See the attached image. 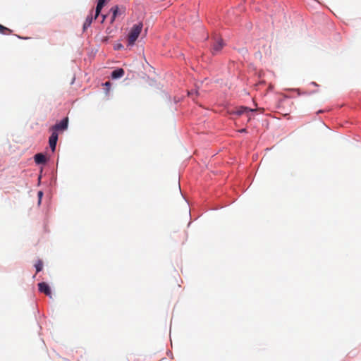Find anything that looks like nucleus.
Returning a JSON list of instances; mask_svg holds the SVG:
<instances>
[{"label": "nucleus", "instance_id": "nucleus-13", "mask_svg": "<svg viewBox=\"0 0 361 361\" xmlns=\"http://www.w3.org/2000/svg\"><path fill=\"white\" fill-rule=\"evenodd\" d=\"M0 32L4 35H9L12 32V30L2 25H0Z\"/></svg>", "mask_w": 361, "mask_h": 361}, {"label": "nucleus", "instance_id": "nucleus-7", "mask_svg": "<svg viewBox=\"0 0 361 361\" xmlns=\"http://www.w3.org/2000/svg\"><path fill=\"white\" fill-rule=\"evenodd\" d=\"M106 2H107V0H98L97 4L96 6V10H95V15L94 17V19H96L98 17L102 8L104 6V5L106 4Z\"/></svg>", "mask_w": 361, "mask_h": 361}, {"label": "nucleus", "instance_id": "nucleus-18", "mask_svg": "<svg viewBox=\"0 0 361 361\" xmlns=\"http://www.w3.org/2000/svg\"><path fill=\"white\" fill-rule=\"evenodd\" d=\"M245 130H245V128H243V129H242L240 131H241V132H245Z\"/></svg>", "mask_w": 361, "mask_h": 361}, {"label": "nucleus", "instance_id": "nucleus-4", "mask_svg": "<svg viewBox=\"0 0 361 361\" xmlns=\"http://www.w3.org/2000/svg\"><path fill=\"white\" fill-rule=\"evenodd\" d=\"M51 134L49 138V145L52 152L55 151L59 134L55 132H51Z\"/></svg>", "mask_w": 361, "mask_h": 361}, {"label": "nucleus", "instance_id": "nucleus-3", "mask_svg": "<svg viewBox=\"0 0 361 361\" xmlns=\"http://www.w3.org/2000/svg\"><path fill=\"white\" fill-rule=\"evenodd\" d=\"M224 46V42L222 39L218 38L215 39L212 46V53L213 55L218 54Z\"/></svg>", "mask_w": 361, "mask_h": 361}, {"label": "nucleus", "instance_id": "nucleus-16", "mask_svg": "<svg viewBox=\"0 0 361 361\" xmlns=\"http://www.w3.org/2000/svg\"><path fill=\"white\" fill-rule=\"evenodd\" d=\"M42 195H43L42 192V191H39V192H38V196H39V200L41 199V197H42Z\"/></svg>", "mask_w": 361, "mask_h": 361}, {"label": "nucleus", "instance_id": "nucleus-2", "mask_svg": "<svg viewBox=\"0 0 361 361\" xmlns=\"http://www.w3.org/2000/svg\"><path fill=\"white\" fill-rule=\"evenodd\" d=\"M68 118L66 117L59 123H56L49 128L50 132H55L58 133L59 131H63L68 128Z\"/></svg>", "mask_w": 361, "mask_h": 361}, {"label": "nucleus", "instance_id": "nucleus-11", "mask_svg": "<svg viewBox=\"0 0 361 361\" xmlns=\"http://www.w3.org/2000/svg\"><path fill=\"white\" fill-rule=\"evenodd\" d=\"M249 111H250V120H251V118L252 117H254V114L256 111H260V114H262L264 111V109H262V108L257 109V108L250 107Z\"/></svg>", "mask_w": 361, "mask_h": 361}, {"label": "nucleus", "instance_id": "nucleus-8", "mask_svg": "<svg viewBox=\"0 0 361 361\" xmlns=\"http://www.w3.org/2000/svg\"><path fill=\"white\" fill-rule=\"evenodd\" d=\"M34 159L35 163L37 164H45L47 161L46 157L42 153L36 154L34 157Z\"/></svg>", "mask_w": 361, "mask_h": 361}, {"label": "nucleus", "instance_id": "nucleus-15", "mask_svg": "<svg viewBox=\"0 0 361 361\" xmlns=\"http://www.w3.org/2000/svg\"><path fill=\"white\" fill-rule=\"evenodd\" d=\"M241 109H242L243 110H238V111H237V112H236V113H237L238 114H239V115H240V114H241L243 112V111H245V110L247 109V108H246V107H245V108H244V107H242Z\"/></svg>", "mask_w": 361, "mask_h": 361}, {"label": "nucleus", "instance_id": "nucleus-6", "mask_svg": "<svg viewBox=\"0 0 361 361\" xmlns=\"http://www.w3.org/2000/svg\"><path fill=\"white\" fill-rule=\"evenodd\" d=\"M111 11H112L113 16L111 21H114L115 18L120 15H122L125 13V8H119L117 6L111 8Z\"/></svg>", "mask_w": 361, "mask_h": 361}, {"label": "nucleus", "instance_id": "nucleus-12", "mask_svg": "<svg viewBox=\"0 0 361 361\" xmlns=\"http://www.w3.org/2000/svg\"><path fill=\"white\" fill-rule=\"evenodd\" d=\"M35 267L36 268V272H39L43 269V262L41 259H39L35 264Z\"/></svg>", "mask_w": 361, "mask_h": 361}, {"label": "nucleus", "instance_id": "nucleus-5", "mask_svg": "<svg viewBox=\"0 0 361 361\" xmlns=\"http://www.w3.org/2000/svg\"><path fill=\"white\" fill-rule=\"evenodd\" d=\"M38 287H39V290L41 293H44L46 295H47L50 298L51 297V292L50 288L47 283H46L44 282L39 283L38 284Z\"/></svg>", "mask_w": 361, "mask_h": 361}, {"label": "nucleus", "instance_id": "nucleus-1", "mask_svg": "<svg viewBox=\"0 0 361 361\" xmlns=\"http://www.w3.org/2000/svg\"><path fill=\"white\" fill-rule=\"evenodd\" d=\"M142 29V23H140L135 24L131 28L128 34V41L129 45H133L137 37H139Z\"/></svg>", "mask_w": 361, "mask_h": 361}, {"label": "nucleus", "instance_id": "nucleus-17", "mask_svg": "<svg viewBox=\"0 0 361 361\" xmlns=\"http://www.w3.org/2000/svg\"><path fill=\"white\" fill-rule=\"evenodd\" d=\"M105 18H106V16L102 15V23H103V22L105 20Z\"/></svg>", "mask_w": 361, "mask_h": 361}, {"label": "nucleus", "instance_id": "nucleus-14", "mask_svg": "<svg viewBox=\"0 0 361 361\" xmlns=\"http://www.w3.org/2000/svg\"><path fill=\"white\" fill-rule=\"evenodd\" d=\"M104 85L105 86L106 90L108 92L109 90V89H110V87H111V82L109 81H107V82H106L104 84Z\"/></svg>", "mask_w": 361, "mask_h": 361}, {"label": "nucleus", "instance_id": "nucleus-9", "mask_svg": "<svg viewBox=\"0 0 361 361\" xmlns=\"http://www.w3.org/2000/svg\"><path fill=\"white\" fill-rule=\"evenodd\" d=\"M124 70L123 68H118L116 70H114L111 73V78L113 79H117L123 77L124 75Z\"/></svg>", "mask_w": 361, "mask_h": 361}, {"label": "nucleus", "instance_id": "nucleus-19", "mask_svg": "<svg viewBox=\"0 0 361 361\" xmlns=\"http://www.w3.org/2000/svg\"><path fill=\"white\" fill-rule=\"evenodd\" d=\"M122 47V46H121V44H119V45L118 46V48H120V47Z\"/></svg>", "mask_w": 361, "mask_h": 361}, {"label": "nucleus", "instance_id": "nucleus-10", "mask_svg": "<svg viewBox=\"0 0 361 361\" xmlns=\"http://www.w3.org/2000/svg\"><path fill=\"white\" fill-rule=\"evenodd\" d=\"M92 20H93L92 11H91L90 14L86 18V20L84 23V25H83V30L84 31L86 30V29L91 25Z\"/></svg>", "mask_w": 361, "mask_h": 361}]
</instances>
